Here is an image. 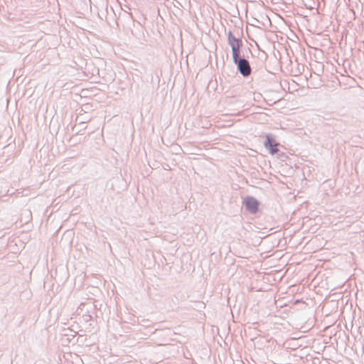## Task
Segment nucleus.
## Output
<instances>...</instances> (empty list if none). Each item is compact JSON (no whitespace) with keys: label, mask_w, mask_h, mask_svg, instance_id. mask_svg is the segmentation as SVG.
<instances>
[{"label":"nucleus","mask_w":364,"mask_h":364,"mask_svg":"<svg viewBox=\"0 0 364 364\" xmlns=\"http://www.w3.org/2000/svg\"><path fill=\"white\" fill-rule=\"evenodd\" d=\"M278 145L279 143L276 141L272 134L266 135V139L264 142V146L267 150H269V152L271 154L274 155L279 152V150L277 148Z\"/></svg>","instance_id":"nucleus-2"},{"label":"nucleus","mask_w":364,"mask_h":364,"mask_svg":"<svg viewBox=\"0 0 364 364\" xmlns=\"http://www.w3.org/2000/svg\"><path fill=\"white\" fill-rule=\"evenodd\" d=\"M247 210L251 213H256L259 209V202L252 196H247L243 201Z\"/></svg>","instance_id":"nucleus-3"},{"label":"nucleus","mask_w":364,"mask_h":364,"mask_svg":"<svg viewBox=\"0 0 364 364\" xmlns=\"http://www.w3.org/2000/svg\"><path fill=\"white\" fill-rule=\"evenodd\" d=\"M242 45L243 44H236L232 45V46H231L233 61L243 56L241 55V48L242 47Z\"/></svg>","instance_id":"nucleus-5"},{"label":"nucleus","mask_w":364,"mask_h":364,"mask_svg":"<svg viewBox=\"0 0 364 364\" xmlns=\"http://www.w3.org/2000/svg\"><path fill=\"white\" fill-rule=\"evenodd\" d=\"M173 5L175 7H177L178 9L183 7L181 3L179 2L178 0H174Z\"/></svg>","instance_id":"nucleus-6"},{"label":"nucleus","mask_w":364,"mask_h":364,"mask_svg":"<svg viewBox=\"0 0 364 364\" xmlns=\"http://www.w3.org/2000/svg\"><path fill=\"white\" fill-rule=\"evenodd\" d=\"M227 36H228V44L230 46V47L232 46V45L242 44V39L240 38L235 37L231 31H229L227 33Z\"/></svg>","instance_id":"nucleus-4"},{"label":"nucleus","mask_w":364,"mask_h":364,"mask_svg":"<svg viewBox=\"0 0 364 364\" xmlns=\"http://www.w3.org/2000/svg\"><path fill=\"white\" fill-rule=\"evenodd\" d=\"M233 63L237 65V69L238 72L245 77H248L252 73V68L249 61L245 58L243 55L242 57L238 58L237 60L233 61Z\"/></svg>","instance_id":"nucleus-1"}]
</instances>
